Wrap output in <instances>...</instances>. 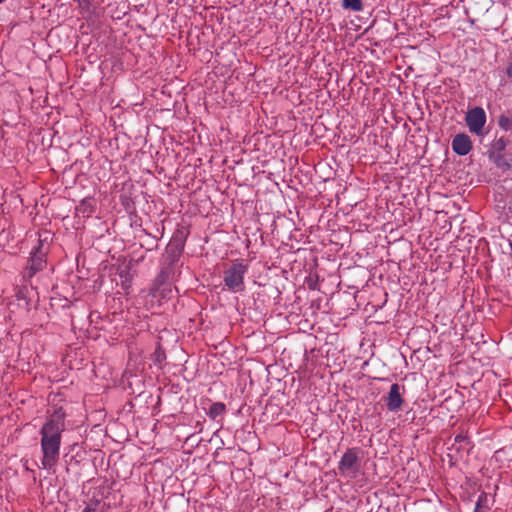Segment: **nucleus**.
Instances as JSON below:
<instances>
[{
  "instance_id": "obj_13",
  "label": "nucleus",
  "mask_w": 512,
  "mask_h": 512,
  "mask_svg": "<svg viewBox=\"0 0 512 512\" xmlns=\"http://www.w3.org/2000/svg\"><path fill=\"white\" fill-rule=\"evenodd\" d=\"M83 512H97V510L91 506H87Z\"/></svg>"
},
{
  "instance_id": "obj_10",
  "label": "nucleus",
  "mask_w": 512,
  "mask_h": 512,
  "mask_svg": "<svg viewBox=\"0 0 512 512\" xmlns=\"http://www.w3.org/2000/svg\"><path fill=\"white\" fill-rule=\"evenodd\" d=\"M225 412V405L221 402L213 403L210 407V415L215 418Z\"/></svg>"
},
{
  "instance_id": "obj_9",
  "label": "nucleus",
  "mask_w": 512,
  "mask_h": 512,
  "mask_svg": "<svg viewBox=\"0 0 512 512\" xmlns=\"http://www.w3.org/2000/svg\"><path fill=\"white\" fill-rule=\"evenodd\" d=\"M498 125L505 131L512 130V119L506 115H501L498 119Z\"/></svg>"
},
{
  "instance_id": "obj_14",
  "label": "nucleus",
  "mask_w": 512,
  "mask_h": 512,
  "mask_svg": "<svg viewBox=\"0 0 512 512\" xmlns=\"http://www.w3.org/2000/svg\"><path fill=\"white\" fill-rule=\"evenodd\" d=\"M463 440H465V438H464L462 435H457V436L455 437V441H456V442H458V441H463Z\"/></svg>"
},
{
  "instance_id": "obj_15",
  "label": "nucleus",
  "mask_w": 512,
  "mask_h": 512,
  "mask_svg": "<svg viewBox=\"0 0 512 512\" xmlns=\"http://www.w3.org/2000/svg\"><path fill=\"white\" fill-rule=\"evenodd\" d=\"M4 1H5V0H0V4H1L2 2H4Z\"/></svg>"
},
{
  "instance_id": "obj_11",
  "label": "nucleus",
  "mask_w": 512,
  "mask_h": 512,
  "mask_svg": "<svg viewBox=\"0 0 512 512\" xmlns=\"http://www.w3.org/2000/svg\"><path fill=\"white\" fill-rule=\"evenodd\" d=\"M506 146H507V141L504 138H499L494 143V148L496 150H498L499 152L503 151L506 148Z\"/></svg>"
},
{
  "instance_id": "obj_3",
  "label": "nucleus",
  "mask_w": 512,
  "mask_h": 512,
  "mask_svg": "<svg viewBox=\"0 0 512 512\" xmlns=\"http://www.w3.org/2000/svg\"><path fill=\"white\" fill-rule=\"evenodd\" d=\"M247 271V266L240 262H235L224 273L225 286L234 292L244 289V275Z\"/></svg>"
},
{
  "instance_id": "obj_4",
  "label": "nucleus",
  "mask_w": 512,
  "mask_h": 512,
  "mask_svg": "<svg viewBox=\"0 0 512 512\" xmlns=\"http://www.w3.org/2000/svg\"><path fill=\"white\" fill-rule=\"evenodd\" d=\"M487 116L482 107H474L469 109L465 115V122L469 131L477 136H484Z\"/></svg>"
},
{
  "instance_id": "obj_5",
  "label": "nucleus",
  "mask_w": 512,
  "mask_h": 512,
  "mask_svg": "<svg viewBox=\"0 0 512 512\" xmlns=\"http://www.w3.org/2000/svg\"><path fill=\"white\" fill-rule=\"evenodd\" d=\"M404 387L399 384H392L388 396L386 397V406L390 411H398L403 404L402 392Z\"/></svg>"
},
{
  "instance_id": "obj_1",
  "label": "nucleus",
  "mask_w": 512,
  "mask_h": 512,
  "mask_svg": "<svg viewBox=\"0 0 512 512\" xmlns=\"http://www.w3.org/2000/svg\"><path fill=\"white\" fill-rule=\"evenodd\" d=\"M65 412L56 409L43 425L41 435V465L43 469L51 470L58 463L60 456L61 434L65 429Z\"/></svg>"
},
{
  "instance_id": "obj_12",
  "label": "nucleus",
  "mask_w": 512,
  "mask_h": 512,
  "mask_svg": "<svg viewBox=\"0 0 512 512\" xmlns=\"http://www.w3.org/2000/svg\"><path fill=\"white\" fill-rule=\"evenodd\" d=\"M506 74H507L509 77H512V63L507 67V69H506Z\"/></svg>"
},
{
  "instance_id": "obj_6",
  "label": "nucleus",
  "mask_w": 512,
  "mask_h": 512,
  "mask_svg": "<svg viewBox=\"0 0 512 512\" xmlns=\"http://www.w3.org/2000/svg\"><path fill=\"white\" fill-rule=\"evenodd\" d=\"M453 151L461 156L467 155L472 149V141L466 134H457L452 140Z\"/></svg>"
},
{
  "instance_id": "obj_7",
  "label": "nucleus",
  "mask_w": 512,
  "mask_h": 512,
  "mask_svg": "<svg viewBox=\"0 0 512 512\" xmlns=\"http://www.w3.org/2000/svg\"><path fill=\"white\" fill-rule=\"evenodd\" d=\"M342 6L344 9L359 12L363 9L362 0H343Z\"/></svg>"
},
{
  "instance_id": "obj_8",
  "label": "nucleus",
  "mask_w": 512,
  "mask_h": 512,
  "mask_svg": "<svg viewBox=\"0 0 512 512\" xmlns=\"http://www.w3.org/2000/svg\"><path fill=\"white\" fill-rule=\"evenodd\" d=\"M493 161L497 167L502 169H510L511 163L510 161L502 154H497L493 157Z\"/></svg>"
},
{
  "instance_id": "obj_2",
  "label": "nucleus",
  "mask_w": 512,
  "mask_h": 512,
  "mask_svg": "<svg viewBox=\"0 0 512 512\" xmlns=\"http://www.w3.org/2000/svg\"><path fill=\"white\" fill-rule=\"evenodd\" d=\"M339 474L348 479H354L360 472L359 450L347 449L338 463Z\"/></svg>"
}]
</instances>
